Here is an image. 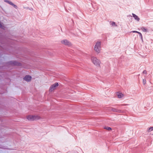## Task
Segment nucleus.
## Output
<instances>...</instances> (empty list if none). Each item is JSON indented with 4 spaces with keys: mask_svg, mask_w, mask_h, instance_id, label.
<instances>
[{
    "mask_svg": "<svg viewBox=\"0 0 153 153\" xmlns=\"http://www.w3.org/2000/svg\"><path fill=\"white\" fill-rule=\"evenodd\" d=\"M91 60L93 64L97 67H100L101 62L96 57L92 56L91 57Z\"/></svg>",
    "mask_w": 153,
    "mask_h": 153,
    "instance_id": "nucleus-1",
    "label": "nucleus"
},
{
    "mask_svg": "<svg viewBox=\"0 0 153 153\" xmlns=\"http://www.w3.org/2000/svg\"><path fill=\"white\" fill-rule=\"evenodd\" d=\"M94 50L97 52L99 53L101 50V42L100 41L97 42L94 46Z\"/></svg>",
    "mask_w": 153,
    "mask_h": 153,
    "instance_id": "nucleus-2",
    "label": "nucleus"
},
{
    "mask_svg": "<svg viewBox=\"0 0 153 153\" xmlns=\"http://www.w3.org/2000/svg\"><path fill=\"white\" fill-rule=\"evenodd\" d=\"M27 119L29 120L33 121L39 120L40 118V117L38 115H30L27 116Z\"/></svg>",
    "mask_w": 153,
    "mask_h": 153,
    "instance_id": "nucleus-3",
    "label": "nucleus"
},
{
    "mask_svg": "<svg viewBox=\"0 0 153 153\" xmlns=\"http://www.w3.org/2000/svg\"><path fill=\"white\" fill-rule=\"evenodd\" d=\"M61 43L62 45L69 47L71 45V42L68 40L65 39L61 41Z\"/></svg>",
    "mask_w": 153,
    "mask_h": 153,
    "instance_id": "nucleus-4",
    "label": "nucleus"
},
{
    "mask_svg": "<svg viewBox=\"0 0 153 153\" xmlns=\"http://www.w3.org/2000/svg\"><path fill=\"white\" fill-rule=\"evenodd\" d=\"M58 85L59 84L58 83L54 84L50 87L49 89V91L52 92L55 90L56 89V88L58 86Z\"/></svg>",
    "mask_w": 153,
    "mask_h": 153,
    "instance_id": "nucleus-5",
    "label": "nucleus"
},
{
    "mask_svg": "<svg viewBox=\"0 0 153 153\" xmlns=\"http://www.w3.org/2000/svg\"><path fill=\"white\" fill-rule=\"evenodd\" d=\"M31 79V77L29 75H26L24 78V79L27 82L30 81Z\"/></svg>",
    "mask_w": 153,
    "mask_h": 153,
    "instance_id": "nucleus-6",
    "label": "nucleus"
},
{
    "mask_svg": "<svg viewBox=\"0 0 153 153\" xmlns=\"http://www.w3.org/2000/svg\"><path fill=\"white\" fill-rule=\"evenodd\" d=\"M111 110L112 111L114 112L118 113H122L123 112V111L114 108H112Z\"/></svg>",
    "mask_w": 153,
    "mask_h": 153,
    "instance_id": "nucleus-7",
    "label": "nucleus"
},
{
    "mask_svg": "<svg viewBox=\"0 0 153 153\" xmlns=\"http://www.w3.org/2000/svg\"><path fill=\"white\" fill-rule=\"evenodd\" d=\"M117 95L119 98H121L124 96V95L123 94L120 92H117Z\"/></svg>",
    "mask_w": 153,
    "mask_h": 153,
    "instance_id": "nucleus-8",
    "label": "nucleus"
},
{
    "mask_svg": "<svg viewBox=\"0 0 153 153\" xmlns=\"http://www.w3.org/2000/svg\"><path fill=\"white\" fill-rule=\"evenodd\" d=\"M132 14L133 15V17L134 18V19L136 20H137L138 21H139V18L137 17V16H136V15H135V14Z\"/></svg>",
    "mask_w": 153,
    "mask_h": 153,
    "instance_id": "nucleus-9",
    "label": "nucleus"
},
{
    "mask_svg": "<svg viewBox=\"0 0 153 153\" xmlns=\"http://www.w3.org/2000/svg\"><path fill=\"white\" fill-rule=\"evenodd\" d=\"M4 1L5 2L7 3L8 4H9L10 5L12 3L11 1L7 0H4Z\"/></svg>",
    "mask_w": 153,
    "mask_h": 153,
    "instance_id": "nucleus-10",
    "label": "nucleus"
},
{
    "mask_svg": "<svg viewBox=\"0 0 153 153\" xmlns=\"http://www.w3.org/2000/svg\"><path fill=\"white\" fill-rule=\"evenodd\" d=\"M104 128L108 131H110L111 130V129L110 127L108 126L105 127Z\"/></svg>",
    "mask_w": 153,
    "mask_h": 153,
    "instance_id": "nucleus-11",
    "label": "nucleus"
},
{
    "mask_svg": "<svg viewBox=\"0 0 153 153\" xmlns=\"http://www.w3.org/2000/svg\"><path fill=\"white\" fill-rule=\"evenodd\" d=\"M10 5L13 6L14 8L17 9H18L17 6L15 4H14L13 3H12Z\"/></svg>",
    "mask_w": 153,
    "mask_h": 153,
    "instance_id": "nucleus-12",
    "label": "nucleus"
},
{
    "mask_svg": "<svg viewBox=\"0 0 153 153\" xmlns=\"http://www.w3.org/2000/svg\"><path fill=\"white\" fill-rule=\"evenodd\" d=\"M152 131H153V127L149 128L147 130V131L149 132Z\"/></svg>",
    "mask_w": 153,
    "mask_h": 153,
    "instance_id": "nucleus-13",
    "label": "nucleus"
},
{
    "mask_svg": "<svg viewBox=\"0 0 153 153\" xmlns=\"http://www.w3.org/2000/svg\"><path fill=\"white\" fill-rule=\"evenodd\" d=\"M141 30L144 32H147V29L145 28V27H142L141 28Z\"/></svg>",
    "mask_w": 153,
    "mask_h": 153,
    "instance_id": "nucleus-14",
    "label": "nucleus"
},
{
    "mask_svg": "<svg viewBox=\"0 0 153 153\" xmlns=\"http://www.w3.org/2000/svg\"><path fill=\"white\" fill-rule=\"evenodd\" d=\"M143 83L144 85H145L146 83V81L145 79H143Z\"/></svg>",
    "mask_w": 153,
    "mask_h": 153,
    "instance_id": "nucleus-15",
    "label": "nucleus"
},
{
    "mask_svg": "<svg viewBox=\"0 0 153 153\" xmlns=\"http://www.w3.org/2000/svg\"><path fill=\"white\" fill-rule=\"evenodd\" d=\"M132 32L133 33H137L138 34H140L141 35V33L139 32H138L137 31H132Z\"/></svg>",
    "mask_w": 153,
    "mask_h": 153,
    "instance_id": "nucleus-16",
    "label": "nucleus"
},
{
    "mask_svg": "<svg viewBox=\"0 0 153 153\" xmlns=\"http://www.w3.org/2000/svg\"><path fill=\"white\" fill-rule=\"evenodd\" d=\"M111 24L112 26L115 25V22H112Z\"/></svg>",
    "mask_w": 153,
    "mask_h": 153,
    "instance_id": "nucleus-17",
    "label": "nucleus"
},
{
    "mask_svg": "<svg viewBox=\"0 0 153 153\" xmlns=\"http://www.w3.org/2000/svg\"><path fill=\"white\" fill-rule=\"evenodd\" d=\"M13 64L14 65H19L18 63H17L16 62L13 63Z\"/></svg>",
    "mask_w": 153,
    "mask_h": 153,
    "instance_id": "nucleus-18",
    "label": "nucleus"
},
{
    "mask_svg": "<svg viewBox=\"0 0 153 153\" xmlns=\"http://www.w3.org/2000/svg\"><path fill=\"white\" fill-rule=\"evenodd\" d=\"M143 74H146L147 73V71L146 70H144L143 71Z\"/></svg>",
    "mask_w": 153,
    "mask_h": 153,
    "instance_id": "nucleus-19",
    "label": "nucleus"
},
{
    "mask_svg": "<svg viewBox=\"0 0 153 153\" xmlns=\"http://www.w3.org/2000/svg\"><path fill=\"white\" fill-rule=\"evenodd\" d=\"M139 34L141 37V39H142V34H141V35L140 34Z\"/></svg>",
    "mask_w": 153,
    "mask_h": 153,
    "instance_id": "nucleus-20",
    "label": "nucleus"
}]
</instances>
